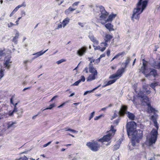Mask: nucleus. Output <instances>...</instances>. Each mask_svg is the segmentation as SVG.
<instances>
[{
    "label": "nucleus",
    "instance_id": "nucleus-1",
    "mask_svg": "<svg viewBox=\"0 0 160 160\" xmlns=\"http://www.w3.org/2000/svg\"><path fill=\"white\" fill-rule=\"evenodd\" d=\"M127 132L128 137L130 138V134L132 136L131 139V145L133 147L136 146V142H139V139L142 138V132L139 129L136 130V123L134 121L128 122L126 125Z\"/></svg>",
    "mask_w": 160,
    "mask_h": 160
},
{
    "label": "nucleus",
    "instance_id": "nucleus-2",
    "mask_svg": "<svg viewBox=\"0 0 160 160\" xmlns=\"http://www.w3.org/2000/svg\"><path fill=\"white\" fill-rule=\"evenodd\" d=\"M158 134V130L153 129L151 132V137L149 139V143L150 145L155 143L157 139Z\"/></svg>",
    "mask_w": 160,
    "mask_h": 160
},
{
    "label": "nucleus",
    "instance_id": "nucleus-3",
    "mask_svg": "<svg viewBox=\"0 0 160 160\" xmlns=\"http://www.w3.org/2000/svg\"><path fill=\"white\" fill-rule=\"evenodd\" d=\"M86 145L93 152L98 151L100 147V145L98 142H88Z\"/></svg>",
    "mask_w": 160,
    "mask_h": 160
},
{
    "label": "nucleus",
    "instance_id": "nucleus-4",
    "mask_svg": "<svg viewBox=\"0 0 160 160\" xmlns=\"http://www.w3.org/2000/svg\"><path fill=\"white\" fill-rule=\"evenodd\" d=\"M101 15L100 16V18L101 20H105L107 16L108 15V13L106 11L105 8L102 6H98Z\"/></svg>",
    "mask_w": 160,
    "mask_h": 160
},
{
    "label": "nucleus",
    "instance_id": "nucleus-5",
    "mask_svg": "<svg viewBox=\"0 0 160 160\" xmlns=\"http://www.w3.org/2000/svg\"><path fill=\"white\" fill-rule=\"evenodd\" d=\"M148 0H139L137 4V7L141 8V12H142L146 7Z\"/></svg>",
    "mask_w": 160,
    "mask_h": 160
},
{
    "label": "nucleus",
    "instance_id": "nucleus-6",
    "mask_svg": "<svg viewBox=\"0 0 160 160\" xmlns=\"http://www.w3.org/2000/svg\"><path fill=\"white\" fill-rule=\"evenodd\" d=\"M138 97L141 98L140 101L141 102V104L142 105H147V103H150L149 102V98L148 97L143 95H140L138 94Z\"/></svg>",
    "mask_w": 160,
    "mask_h": 160
},
{
    "label": "nucleus",
    "instance_id": "nucleus-7",
    "mask_svg": "<svg viewBox=\"0 0 160 160\" xmlns=\"http://www.w3.org/2000/svg\"><path fill=\"white\" fill-rule=\"evenodd\" d=\"M141 8L137 7V8L133 11V14L132 17V19L134 18L136 19H138L140 14L142 12H141Z\"/></svg>",
    "mask_w": 160,
    "mask_h": 160
},
{
    "label": "nucleus",
    "instance_id": "nucleus-8",
    "mask_svg": "<svg viewBox=\"0 0 160 160\" xmlns=\"http://www.w3.org/2000/svg\"><path fill=\"white\" fill-rule=\"evenodd\" d=\"M113 137L112 134L110 133L104 136L103 137L98 140V141L101 142H109Z\"/></svg>",
    "mask_w": 160,
    "mask_h": 160
},
{
    "label": "nucleus",
    "instance_id": "nucleus-9",
    "mask_svg": "<svg viewBox=\"0 0 160 160\" xmlns=\"http://www.w3.org/2000/svg\"><path fill=\"white\" fill-rule=\"evenodd\" d=\"M11 57H9L8 58H6L4 60L3 65L5 68L8 69L10 68L12 63V62L11 61Z\"/></svg>",
    "mask_w": 160,
    "mask_h": 160
},
{
    "label": "nucleus",
    "instance_id": "nucleus-10",
    "mask_svg": "<svg viewBox=\"0 0 160 160\" xmlns=\"http://www.w3.org/2000/svg\"><path fill=\"white\" fill-rule=\"evenodd\" d=\"M150 72L149 73L145 75V77L146 78H150V76H152L154 78H155L158 76L157 71L152 68H150Z\"/></svg>",
    "mask_w": 160,
    "mask_h": 160
},
{
    "label": "nucleus",
    "instance_id": "nucleus-11",
    "mask_svg": "<svg viewBox=\"0 0 160 160\" xmlns=\"http://www.w3.org/2000/svg\"><path fill=\"white\" fill-rule=\"evenodd\" d=\"M87 48L86 47L81 48L77 51V54L81 57L86 52Z\"/></svg>",
    "mask_w": 160,
    "mask_h": 160
},
{
    "label": "nucleus",
    "instance_id": "nucleus-12",
    "mask_svg": "<svg viewBox=\"0 0 160 160\" xmlns=\"http://www.w3.org/2000/svg\"><path fill=\"white\" fill-rule=\"evenodd\" d=\"M127 107L125 105H122L121 109L118 112L120 116H123L125 114H126V112H128L127 111Z\"/></svg>",
    "mask_w": 160,
    "mask_h": 160
},
{
    "label": "nucleus",
    "instance_id": "nucleus-13",
    "mask_svg": "<svg viewBox=\"0 0 160 160\" xmlns=\"http://www.w3.org/2000/svg\"><path fill=\"white\" fill-rule=\"evenodd\" d=\"M94 62V60L91 61L88 65V69L89 72L92 74L94 73V72H96V71H97V70H96L94 68L93 65L92 63V62Z\"/></svg>",
    "mask_w": 160,
    "mask_h": 160
},
{
    "label": "nucleus",
    "instance_id": "nucleus-14",
    "mask_svg": "<svg viewBox=\"0 0 160 160\" xmlns=\"http://www.w3.org/2000/svg\"><path fill=\"white\" fill-rule=\"evenodd\" d=\"M147 106L146 112L148 113L154 112L156 111L155 109L151 105L150 103H147Z\"/></svg>",
    "mask_w": 160,
    "mask_h": 160
},
{
    "label": "nucleus",
    "instance_id": "nucleus-15",
    "mask_svg": "<svg viewBox=\"0 0 160 160\" xmlns=\"http://www.w3.org/2000/svg\"><path fill=\"white\" fill-rule=\"evenodd\" d=\"M97 71H96V72H94V73L89 75L87 78V81H90L95 79V76H97Z\"/></svg>",
    "mask_w": 160,
    "mask_h": 160
},
{
    "label": "nucleus",
    "instance_id": "nucleus-16",
    "mask_svg": "<svg viewBox=\"0 0 160 160\" xmlns=\"http://www.w3.org/2000/svg\"><path fill=\"white\" fill-rule=\"evenodd\" d=\"M151 119L153 122L154 125L157 129L156 130H158L159 128V126L155 117L154 115H152L151 117Z\"/></svg>",
    "mask_w": 160,
    "mask_h": 160
},
{
    "label": "nucleus",
    "instance_id": "nucleus-17",
    "mask_svg": "<svg viewBox=\"0 0 160 160\" xmlns=\"http://www.w3.org/2000/svg\"><path fill=\"white\" fill-rule=\"evenodd\" d=\"M85 77L83 75H82L81 76V78L78 80L77 81L75 82L74 83L72 84L71 85V86H78L79 84L81 82H84L85 81Z\"/></svg>",
    "mask_w": 160,
    "mask_h": 160
},
{
    "label": "nucleus",
    "instance_id": "nucleus-18",
    "mask_svg": "<svg viewBox=\"0 0 160 160\" xmlns=\"http://www.w3.org/2000/svg\"><path fill=\"white\" fill-rule=\"evenodd\" d=\"M125 69V68L122 67L121 68L117 70L116 73L118 77H120L122 76Z\"/></svg>",
    "mask_w": 160,
    "mask_h": 160
},
{
    "label": "nucleus",
    "instance_id": "nucleus-19",
    "mask_svg": "<svg viewBox=\"0 0 160 160\" xmlns=\"http://www.w3.org/2000/svg\"><path fill=\"white\" fill-rule=\"evenodd\" d=\"M126 114H127V116L130 119H131L132 120H134L135 116L133 114L129 112H126Z\"/></svg>",
    "mask_w": 160,
    "mask_h": 160
},
{
    "label": "nucleus",
    "instance_id": "nucleus-20",
    "mask_svg": "<svg viewBox=\"0 0 160 160\" xmlns=\"http://www.w3.org/2000/svg\"><path fill=\"white\" fill-rule=\"evenodd\" d=\"M105 28L108 29L110 31L114 30V29L113 28V25L110 23L106 24L105 25Z\"/></svg>",
    "mask_w": 160,
    "mask_h": 160
},
{
    "label": "nucleus",
    "instance_id": "nucleus-21",
    "mask_svg": "<svg viewBox=\"0 0 160 160\" xmlns=\"http://www.w3.org/2000/svg\"><path fill=\"white\" fill-rule=\"evenodd\" d=\"M116 15L113 14L109 15L108 18L106 20V22H108L112 21V20L116 17Z\"/></svg>",
    "mask_w": 160,
    "mask_h": 160
},
{
    "label": "nucleus",
    "instance_id": "nucleus-22",
    "mask_svg": "<svg viewBox=\"0 0 160 160\" xmlns=\"http://www.w3.org/2000/svg\"><path fill=\"white\" fill-rule=\"evenodd\" d=\"M48 49H47V50H46L44 51H43L42 50V51H40L39 52H36V53H33V54L32 55H36V57L37 58L39 57V56H40L42 55V54H43L44 53H45L48 50Z\"/></svg>",
    "mask_w": 160,
    "mask_h": 160
},
{
    "label": "nucleus",
    "instance_id": "nucleus-23",
    "mask_svg": "<svg viewBox=\"0 0 160 160\" xmlns=\"http://www.w3.org/2000/svg\"><path fill=\"white\" fill-rule=\"evenodd\" d=\"M88 37L91 40L92 42L94 44H96V45H97L98 44V41L96 40V39L93 36L89 35Z\"/></svg>",
    "mask_w": 160,
    "mask_h": 160
},
{
    "label": "nucleus",
    "instance_id": "nucleus-24",
    "mask_svg": "<svg viewBox=\"0 0 160 160\" xmlns=\"http://www.w3.org/2000/svg\"><path fill=\"white\" fill-rule=\"evenodd\" d=\"M69 20L70 19L68 18H66L63 20L62 23L63 28L65 27L66 25L69 22Z\"/></svg>",
    "mask_w": 160,
    "mask_h": 160
},
{
    "label": "nucleus",
    "instance_id": "nucleus-25",
    "mask_svg": "<svg viewBox=\"0 0 160 160\" xmlns=\"http://www.w3.org/2000/svg\"><path fill=\"white\" fill-rule=\"evenodd\" d=\"M19 33L17 32L15 35V36L13 37L12 39V42H14L15 44H17L18 42V38Z\"/></svg>",
    "mask_w": 160,
    "mask_h": 160
},
{
    "label": "nucleus",
    "instance_id": "nucleus-26",
    "mask_svg": "<svg viewBox=\"0 0 160 160\" xmlns=\"http://www.w3.org/2000/svg\"><path fill=\"white\" fill-rule=\"evenodd\" d=\"M112 38V35L110 34H107L106 35L104 40L106 42H108Z\"/></svg>",
    "mask_w": 160,
    "mask_h": 160
},
{
    "label": "nucleus",
    "instance_id": "nucleus-27",
    "mask_svg": "<svg viewBox=\"0 0 160 160\" xmlns=\"http://www.w3.org/2000/svg\"><path fill=\"white\" fill-rule=\"evenodd\" d=\"M100 86V85H99L97 87H96L93 88L92 90H89V91H87L84 92L83 94V95L85 96L88 93H90L92 92L93 91L96 90V89H97Z\"/></svg>",
    "mask_w": 160,
    "mask_h": 160
},
{
    "label": "nucleus",
    "instance_id": "nucleus-28",
    "mask_svg": "<svg viewBox=\"0 0 160 160\" xmlns=\"http://www.w3.org/2000/svg\"><path fill=\"white\" fill-rule=\"evenodd\" d=\"M147 67H144L142 66L141 67V69H140V71L142 72V73L144 75L145 77V75L147 74L145 72V71L147 70Z\"/></svg>",
    "mask_w": 160,
    "mask_h": 160
},
{
    "label": "nucleus",
    "instance_id": "nucleus-29",
    "mask_svg": "<svg viewBox=\"0 0 160 160\" xmlns=\"http://www.w3.org/2000/svg\"><path fill=\"white\" fill-rule=\"evenodd\" d=\"M116 131V130L114 128V126L113 125H111L110 128V130L109 131V133H110V132H112V136H113L114 135V134L115 132Z\"/></svg>",
    "mask_w": 160,
    "mask_h": 160
},
{
    "label": "nucleus",
    "instance_id": "nucleus-30",
    "mask_svg": "<svg viewBox=\"0 0 160 160\" xmlns=\"http://www.w3.org/2000/svg\"><path fill=\"white\" fill-rule=\"evenodd\" d=\"M5 69L2 68V67H1L0 70V79L2 78L4 76V71Z\"/></svg>",
    "mask_w": 160,
    "mask_h": 160
},
{
    "label": "nucleus",
    "instance_id": "nucleus-31",
    "mask_svg": "<svg viewBox=\"0 0 160 160\" xmlns=\"http://www.w3.org/2000/svg\"><path fill=\"white\" fill-rule=\"evenodd\" d=\"M159 85L158 82H153L150 85V86L152 88H154L155 87Z\"/></svg>",
    "mask_w": 160,
    "mask_h": 160
},
{
    "label": "nucleus",
    "instance_id": "nucleus-32",
    "mask_svg": "<svg viewBox=\"0 0 160 160\" xmlns=\"http://www.w3.org/2000/svg\"><path fill=\"white\" fill-rule=\"evenodd\" d=\"M118 78H116L112 80L109 81L106 83V85L109 86L114 83Z\"/></svg>",
    "mask_w": 160,
    "mask_h": 160
},
{
    "label": "nucleus",
    "instance_id": "nucleus-33",
    "mask_svg": "<svg viewBox=\"0 0 160 160\" xmlns=\"http://www.w3.org/2000/svg\"><path fill=\"white\" fill-rule=\"evenodd\" d=\"M125 54V52H123L118 53L117 54L115 55L114 57V58L115 59L117 58L120 56H122V57Z\"/></svg>",
    "mask_w": 160,
    "mask_h": 160
},
{
    "label": "nucleus",
    "instance_id": "nucleus-34",
    "mask_svg": "<svg viewBox=\"0 0 160 160\" xmlns=\"http://www.w3.org/2000/svg\"><path fill=\"white\" fill-rule=\"evenodd\" d=\"M16 124L15 122H10L8 124L7 128H9L11 127H13V125L14 124Z\"/></svg>",
    "mask_w": 160,
    "mask_h": 160
},
{
    "label": "nucleus",
    "instance_id": "nucleus-35",
    "mask_svg": "<svg viewBox=\"0 0 160 160\" xmlns=\"http://www.w3.org/2000/svg\"><path fill=\"white\" fill-rule=\"evenodd\" d=\"M111 159L112 160H119L118 155L116 154L112 156L111 158Z\"/></svg>",
    "mask_w": 160,
    "mask_h": 160
},
{
    "label": "nucleus",
    "instance_id": "nucleus-36",
    "mask_svg": "<svg viewBox=\"0 0 160 160\" xmlns=\"http://www.w3.org/2000/svg\"><path fill=\"white\" fill-rule=\"evenodd\" d=\"M130 60L131 59L129 58H127V59L125 61V62L124 63V64H125V67H124V68H126L127 66L129 63Z\"/></svg>",
    "mask_w": 160,
    "mask_h": 160
},
{
    "label": "nucleus",
    "instance_id": "nucleus-37",
    "mask_svg": "<svg viewBox=\"0 0 160 160\" xmlns=\"http://www.w3.org/2000/svg\"><path fill=\"white\" fill-rule=\"evenodd\" d=\"M55 106V105L54 103L52 104L48 107L45 108V109H51L52 108Z\"/></svg>",
    "mask_w": 160,
    "mask_h": 160
},
{
    "label": "nucleus",
    "instance_id": "nucleus-38",
    "mask_svg": "<svg viewBox=\"0 0 160 160\" xmlns=\"http://www.w3.org/2000/svg\"><path fill=\"white\" fill-rule=\"evenodd\" d=\"M143 88L144 89V92H146L147 94H149L150 93L151 91L149 90H148L145 86H143Z\"/></svg>",
    "mask_w": 160,
    "mask_h": 160
},
{
    "label": "nucleus",
    "instance_id": "nucleus-39",
    "mask_svg": "<svg viewBox=\"0 0 160 160\" xmlns=\"http://www.w3.org/2000/svg\"><path fill=\"white\" fill-rule=\"evenodd\" d=\"M118 77V76L117 75L116 73H115L113 74L112 75L110 76L109 78L110 79H112L116 78Z\"/></svg>",
    "mask_w": 160,
    "mask_h": 160
},
{
    "label": "nucleus",
    "instance_id": "nucleus-40",
    "mask_svg": "<svg viewBox=\"0 0 160 160\" xmlns=\"http://www.w3.org/2000/svg\"><path fill=\"white\" fill-rule=\"evenodd\" d=\"M28 158L27 156L24 155L23 157H22L19 158L17 160H28Z\"/></svg>",
    "mask_w": 160,
    "mask_h": 160
},
{
    "label": "nucleus",
    "instance_id": "nucleus-41",
    "mask_svg": "<svg viewBox=\"0 0 160 160\" xmlns=\"http://www.w3.org/2000/svg\"><path fill=\"white\" fill-rule=\"evenodd\" d=\"M64 129H65L66 131H69L72 132L73 133H75L76 132V130L72 129L71 128H68V129H67V128H65Z\"/></svg>",
    "mask_w": 160,
    "mask_h": 160
},
{
    "label": "nucleus",
    "instance_id": "nucleus-42",
    "mask_svg": "<svg viewBox=\"0 0 160 160\" xmlns=\"http://www.w3.org/2000/svg\"><path fill=\"white\" fill-rule=\"evenodd\" d=\"M104 115L101 114L99 116H96L95 118H94V120H97L100 118L104 116Z\"/></svg>",
    "mask_w": 160,
    "mask_h": 160
},
{
    "label": "nucleus",
    "instance_id": "nucleus-43",
    "mask_svg": "<svg viewBox=\"0 0 160 160\" xmlns=\"http://www.w3.org/2000/svg\"><path fill=\"white\" fill-rule=\"evenodd\" d=\"M120 145L119 144H116L114 146V150H118L119 148Z\"/></svg>",
    "mask_w": 160,
    "mask_h": 160
},
{
    "label": "nucleus",
    "instance_id": "nucleus-44",
    "mask_svg": "<svg viewBox=\"0 0 160 160\" xmlns=\"http://www.w3.org/2000/svg\"><path fill=\"white\" fill-rule=\"evenodd\" d=\"M66 60L64 59H61L56 62V63L58 64H59L61 63L65 62Z\"/></svg>",
    "mask_w": 160,
    "mask_h": 160
},
{
    "label": "nucleus",
    "instance_id": "nucleus-45",
    "mask_svg": "<svg viewBox=\"0 0 160 160\" xmlns=\"http://www.w3.org/2000/svg\"><path fill=\"white\" fill-rule=\"evenodd\" d=\"M119 120H120V118L117 119L116 120H115L113 122V123L114 124H115L116 125H117L119 123Z\"/></svg>",
    "mask_w": 160,
    "mask_h": 160
},
{
    "label": "nucleus",
    "instance_id": "nucleus-46",
    "mask_svg": "<svg viewBox=\"0 0 160 160\" xmlns=\"http://www.w3.org/2000/svg\"><path fill=\"white\" fill-rule=\"evenodd\" d=\"M14 98V96H12L11 97V98H10V102L11 103V104H12L13 105V104H14V103H13V99Z\"/></svg>",
    "mask_w": 160,
    "mask_h": 160
},
{
    "label": "nucleus",
    "instance_id": "nucleus-47",
    "mask_svg": "<svg viewBox=\"0 0 160 160\" xmlns=\"http://www.w3.org/2000/svg\"><path fill=\"white\" fill-rule=\"evenodd\" d=\"M68 102V101H66V102H65L61 104L60 105L58 106V108H60L62 107V106H64L65 104L66 103H67Z\"/></svg>",
    "mask_w": 160,
    "mask_h": 160
},
{
    "label": "nucleus",
    "instance_id": "nucleus-48",
    "mask_svg": "<svg viewBox=\"0 0 160 160\" xmlns=\"http://www.w3.org/2000/svg\"><path fill=\"white\" fill-rule=\"evenodd\" d=\"M19 6V8H21V7H25L26 6V4H25V2H23L22 3V4H21V5H18Z\"/></svg>",
    "mask_w": 160,
    "mask_h": 160
},
{
    "label": "nucleus",
    "instance_id": "nucleus-49",
    "mask_svg": "<svg viewBox=\"0 0 160 160\" xmlns=\"http://www.w3.org/2000/svg\"><path fill=\"white\" fill-rule=\"evenodd\" d=\"M52 141H50V142H48L47 143L45 144H44L43 145V147H46L47 146H48L51 143Z\"/></svg>",
    "mask_w": 160,
    "mask_h": 160
},
{
    "label": "nucleus",
    "instance_id": "nucleus-50",
    "mask_svg": "<svg viewBox=\"0 0 160 160\" xmlns=\"http://www.w3.org/2000/svg\"><path fill=\"white\" fill-rule=\"evenodd\" d=\"M65 14H69L70 13V12L69 11V8H68V9H66L65 11Z\"/></svg>",
    "mask_w": 160,
    "mask_h": 160
},
{
    "label": "nucleus",
    "instance_id": "nucleus-51",
    "mask_svg": "<svg viewBox=\"0 0 160 160\" xmlns=\"http://www.w3.org/2000/svg\"><path fill=\"white\" fill-rule=\"evenodd\" d=\"M15 25L12 23L11 22L8 24V28H10Z\"/></svg>",
    "mask_w": 160,
    "mask_h": 160
},
{
    "label": "nucleus",
    "instance_id": "nucleus-52",
    "mask_svg": "<svg viewBox=\"0 0 160 160\" xmlns=\"http://www.w3.org/2000/svg\"><path fill=\"white\" fill-rule=\"evenodd\" d=\"M62 25L61 23V22H60V23H59L58 25V27L57 28V29H58L60 28H62Z\"/></svg>",
    "mask_w": 160,
    "mask_h": 160
},
{
    "label": "nucleus",
    "instance_id": "nucleus-53",
    "mask_svg": "<svg viewBox=\"0 0 160 160\" xmlns=\"http://www.w3.org/2000/svg\"><path fill=\"white\" fill-rule=\"evenodd\" d=\"M58 97V96L57 95H55L51 99L50 102H51L52 101L54 100L56 98H57Z\"/></svg>",
    "mask_w": 160,
    "mask_h": 160
},
{
    "label": "nucleus",
    "instance_id": "nucleus-54",
    "mask_svg": "<svg viewBox=\"0 0 160 160\" xmlns=\"http://www.w3.org/2000/svg\"><path fill=\"white\" fill-rule=\"evenodd\" d=\"M15 112H13V111H9V116H12V115H13L14 113Z\"/></svg>",
    "mask_w": 160,
    "mask_h": 160
},
{
    "label": "nucleus",
    "instance_id": "nucleus-55",
    "mask_svg": "<svg viewBox=\"0 0 160 160\" xmlns=\"http://www.w3.org/2000/svg\"><path fill=\"white\" fill-rule=\"evenodd\" d=\"M78 24L80 26L82 27H83L84 26V25H85V23H81L80 22H78Z\"/></svg>",
    "mask_w": 160,
    "mask_h": 160
},
{
    "label": "nucleus",
    "instance_id": "nucleus-56",
    "mask_svg": "<svg viewBox=\"0 0 160 160\" xmlns=\"http://www.w3.org/2000/svg\"><path fill=\"white\" fill-rule=\"evenodd\" d=\"M19 8H20L19 6H18L14 8L13 10L16 12Z\"/></svg>",
    "mask_w": 160,
    "mask_h": 160
},
{
    "label": "nucleus",
    "instance_id": "nucleus-57",
    "mask_svg": "<svg viewBox=\"0 0 160 160\" xmlns=\"http://www.w3.org/2000/svg\"><path fill=\"white\" fill-rule=\"evenodd\" d=\"M79 3V2H75L72 4V6L73 7L74 6H77L78 5Z\"/></svg>",
    "mask_w": 160,
    "mask_h": 160
},
{
    "label": "nucleus",
    "instance_id": "nucleus-58",
    "mask_svg": "<svg viewBox=\"0 0 160 160\" xmlns=\"http://www.w3.org/2000/svg\"><path fill=\"white\" fill-rule=\"evenodd\" d=\"M118 115L117 114H116V113H114L113 116L112 117V118L111 119V120H112L113 119L115 118Z\"/></svg>",
    "mask_w": 160,
    "mask_h": 160
},
{
    "label": "nucleus",
    "instance_id": "nucleus-59",
    "mask_svg": "<svg viewBox=\"0 0 160 160\" xmlns=\"http://www.w3.org/2000/svg\"><path fill=\"white\" fill-rule=\"evenodd\" d=\"M5 54L3 52V51L2 50L0 51V56H4Z\"/></svg>",
    "mask_w": 160,
    "mask_h": 160
},
{
    "label": "nucleus",
    "instance_id": "nucleus-60",
    "mask_svg": "<svg viewBox=\"0 0 160 160\" xmlns=\"http://www.w3.org/2000/svg\"><path fill=\"white\" fill-rule=\"evenodd\" d=\"M93 47L94 48V49L96 50V49H99L100 50V47L99 46H96V47H95V46L94 45H93Z\"/></svg>",
    "mask_w": 160,
    "mask_h": 160
},
{
    "label": "nucleus",
    "instance_id": "nucleus-61",
    "mask_svg": "<svg viewBox=\"0 0 160 160\" xmlns=\"http://www.w3.org/2000/svg\"><path fill=\"white\" fill-rule=\"evenodd\" d=\"M110 53V50L109 49H108L107 51V56H109Z\"/></svg>",
    "mask_w": 160,
    "mask_h": 160
},
{
    "label": "nucleus",
    "instance_id": "nucleus-62",
    "mask_svg": "<svg viewBox=\"0 0 160 160\" xmlns=\"http://www.w3.org/2000/svg\"><path fill=\"white\" fill-rule=\"evenodd\" d=\"M95 113V112L94 111L92 112L90 114V116L92 117V118L93 117Z\"/></svg>",
    "mask_w": 160,
    "mask_h": 160
},
{
    "label": "nucleus",
    "instance_id": "nucleus-63",
    "mask_svg": "<svg viewBox=\"0 0 160 160\" xmlns=\"http://www.w3.org/2000/svg\"><path fill=\"white\" fill-rule=\"evenodd\" d=\"M68 8L70 12H73L75 9L72 8L71 7H69Z\"/></svg>",
    "mask_w": 160,
    "mask_h": 160
},
{
    "label": "nucleus",
    "instance_id": "nucleus-64",
    "mask_svg": "<svg viewBox=\"0 0 160 160\" xmlns=\"http://www.w3.org/2000/svg\"><path fill=\"white\" fill-rule=\"evenodd\" d=\"M105 49H106L105 47H104L103 48L100 47V50L101 52H102L104 51L105 50Z\"/></svg>",
    "mask_w": 160,
    "mask_h": 160
}]
</instances>
